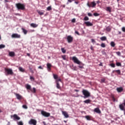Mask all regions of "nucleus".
Returning <instances> with one entry per match:
<instances>
[{
  "instance_id": "9d476101",
  "label": "nucleus",
  "mask_w": 125,
  "mask_h": 125,
  "mask_svg": "<svg viewBox=\"0 0 125 125\" xmlns=\"http://www.w3.org/2000/svg\"><path fill=\"white\" fill-rule=\"evenodd\" d=\"M73 39H74V38L71 35L68 36L67 37V42H68V43H71V42H73Z\"/></svg>"
},
{
  "instance_id": "69168bd1",
  "label": "nucleus",
  "mask_w": 125,
  "mask_h": 125,
  "mask_svg": "<svg viewBox=\"0 0 125 125\" xmlns=\"http://www.w3.org/2000/svg\"><path fill=\"white\" fill-rule=\"evenodd\" d=\"M99 65H100V66H102V63H100V64H99Z\"/></svg>"
},
{
  "instance_id": "dca6fc26",
  "label": "nucleus",
  "mask_w": 125,
  "mask_h": 125,
  "mask_svg": "<svg viewBox=\"0 0 125 125\" xmlns=\"http://www.w3.org/2000/svg\"><path fill=\"white\" fill-rule=\"evenodd\" d=\"M94 112H95L96 113H97L98 114H100V113H101L100 109H99V108L98 107H97L94 109Z\"/></svg>"
},
{
  "instance_id": "a18cd8bd",
  "label": "nucleus",
  "mask_w": 125,
  "mask_h": 125,
  "mask_svg": "<svg viewBox=\"0 0 125 125\" xmlns=\"http://www.w3.org/2000/svg\"><path fill=\"white\" fill-rule=\"evenodd\" d=\"M116 54H117L118 56H121V52H120V51L116 52Z\"/></svg>"
},
{
  "instance_id": "0eeeda50",
  "label": "nucleus",
  "mask_w": 125,
  "mask_h": 125,
  "mask_svg": "<svg viewBox=\"0 0 125 125\" xmlns=\"http://www.w3.org/2000/svg\"><path fill=\"white\" fill-rule=\"evenodd\" d=\"M41 114L42 115V116H43L44 117H46L47 118L49 117V116H50V113L48 112H46L43 110H42L41 111Z\"/></svg>"
},
{
  "instance_id": "a878e982",
  "label": "nucleus",
  "mask_w": 125,
  "mask_h": 125,
  "mask_svg": "<svg viewBox=\"0 0 125 125\" xmlns=\"http://www.w3.org/2000/svg\"><path fill=\"white\" fill-rule=\"evenodd\" d=\"M62 58L63 60H67V56L66 55H62Z\"/></svg>"
},
{
  "instance_id": "f3484780",
  "label": "nucleus",
  "mask_w": 125,
  "mask_h": 125,
  "mask_svg": "<svg viewBox=\"0 0 125 125\" xmlns=\"http://www.w3.org/2000/svg\"><path fill=\"white\" fill-rule=\"evenodd\" d=\"M9 55L11 57H14V56H15V53L14 52H9Z\"/></svg>"
},
{
  "instance_id": "ddd939ff",
  "label": "nucleus",
  "mask_w": 125,
  "mask_h": 125,
  "mask_svg": "<svg viewBox=\"0 0 125 125\" xmlns=\"http://www.w3.org/2000/svg\"><path fill=\"white\" fill-rule=\"evenodd\" d=\"M62 113L65 118H69V114H68V113L67 112L62 111Z\"/></svg>"
},
{
  "instance_id": "c03bdc74",
  "label": "nucleus",
  "mask_w": 125,
  "mask_h": 125,
  "mask_svg": "<svg viewBox=\"0 0 125 125\" xmlns=\"http://www.w3.org/2000/svg\"><path fill=\"white\" fill-rule=\"evenodd\" d=\"M22 108H23V109H28V106H27L26 105L24 104L22 105Z\"/></svg>"
},
{
  "instance_id": "de8ad7c7",
  "label": "nucleus",
  "mask_w": 125,
  "mask_h": 125,
  "mask_svg": "<svg viewBox=\"0 0 125 125\" xmlns=\"http://www.w3.org/2000/svg\"><path fill=\"white\" fill-rule=\"evenodd\" d=\"M105 79L103 78L102 79H101V83H105Z\"/></svg>"
},
{
  "instance_id": "680f3d73",
  "label": "nucleus",
  "mask_w": 125,
  "mask_h": 125,
  "mask_svg": "<svg viewBox=\"0 0 125 125\" xmlns=\"http://www.w3.org/2000/svg\"><path fill=\"white\" fill-rule=\"evenodd\" d=\"M27 56H30V54L27 53Z\"/></svg>"
},
{
  "instance_id": "13d9d810",
  "label": "nucleus",
  "mask_w": 125,
  "mask_h": 125,
  "mask_svg": "<svg viewBox=\"0 0 125 125\" xmlns=\"http://www.w3.org/2000/svg\"><path fill=\"white\" fill-rule=\"evenodd\" d=\"M90 49L91 50H93V47H92V46H91Z\"/></svg>"
},
{
  "instance_id": "2f4dec72",
  "label": "nucleus",
  "mask_w": 125,
  "mask_h": 125,
  "mask_svg": "<svg viewBox=\"0 0 125 125\" xmlns=\"http://www.w3.org/2000/svg\"><path fill=\"white\" fill-rule=\"evenodd\" d=\"M4 47H5V45L4 44L0 45V49H1L2 48H4Z\"/></svg>"
},
{
  "instance_id": "72a5a7b5",
  "label": "nucleus",
  "mask_w": 125,
  "mask_h": 125,
  "mask_svg": "<svg viewBox=\"0 0 125 125\" xmlns=\"http://www.w3.org/2000/svg\"><path fill=\"white\" fill-rule=\"evenodd\" d=\"M83 20H84V21H88V20H89V18H88L87 16H85Z\"/></svg>"
},
{
  "instance_id": "7c9ffc66",
  "label": "nucleus",
  "mask_w": 125,
  "mask_h": 125,
  "mask_svg": "<svg viewBox=\"0 0 125 125\" xmlns=\"http://www.w3.org/2000/svg\"><path fill=\"white\" fill-rule=\"evenodd\" d=\"M106 30L107 32H110L111 31V28H110V26H107L106 28Z\"/></svg>"
},
{
  "instance_id": "2eb2a0df",
  "label": "nucleus",
  "mask_w": 125,
  "mask_h": 125,
  "mask_svg": "<svg viewBox=\"0 0 125 125\" xmlns=\"http://www.w3.org/2000/svg\"><path fill=\"white\" fill-rule=\"evenodd\" d=\"M15 94L17 97V99L18 100H21V99H22V96H21L20 94L17 93H15Z\"/></svg>"
},
{
  "instance_id": "412c9836",
  "label": "nucleus",
  "mask_w": 125,
  "mask_h": 125,
  "mask_svg": "<svg viewBox=\"0 0 125 125\" xmlns=\"http://www.w3.org/2000/svg\"><path fill=\"white\" fill-rule=\"evenodd\" d=\"M30 26L31 27H33V28H37V27H38V25L36 23H31L30 24Z\"/></svg>"
},
{
  "instance_id": "6e6552de",
  "label": "nucleus",
  "mask_w": 125,
  "mask_h": 125,
  "mask_svg": "<svg viewBox=\"0 0 125 125\" xmlns=\"http://www.w3.org/2000/svg\"><path fill=\"white\" fill-rule=\"evenodd\" d=\"M11 37L13 39H20V38H21V35L17 33H14L12 35Z\"/></svg>"
},
{
  "instance_id": "49530a36",
  "label": "nucleus",
  "mask_w": 125,
  "mask_h": 125,
  "mask_svg": "<svg viewBox=\"0 0 125 125\" xmlns=\"http://www.w3.org/2000/svg\"><path fill=\"white\" fill-rule=\"evenodd\" d=\"M94 16H99V14L97 13H94L93 14Z\"/></svg>"
},
{
  "instance_id": "774afa93",
  "label": "nucleus",
  "mask_w": 125,
  "mask_h": 125,
  "mask_svg": "<svg viewBox=\"0 0 125 125\" xmlns=\"http://www.w3.org/2000/svg\"><path fill=\"white\" fill-rule=\"evenodd\" d=\"M114 72H116V70H113V71H112V73H114Z\"/></svg>"
},
{
  "instance_id": "4c0bfd02",
  "label": "nucleus",
  "mask_w": 125,
  "mask_h": 125,
  "mask_svg": "<svg viewBox=\"0 0 125 125\" xmlns=\"http://www.w3.org/2000/svg\"><path fill=\"white\" fill-rule=\"evenodd\" d=\"M56 83H57V88L59 89L61 87H60V84H59V83L56 82Z\"/></svg>"
},
{
  "instance_id": "f8f14e48",
  "label": "nucleus",
  "mask_w": 125,
  "mask_h": 125,
  "mask_svg": "<svg viewBox=\"0 0 125 125\" xmlns=\"http://www.w3.org/2000/svg\"><path fill=\"white\" fill-rule=\"evenodd\" d=\"M84 24H85V25L87 27H90L91 26H93V24L92 23L90 22V21H85L84 22Z\"/></svg>"
},
{
  "instance_id": "423d86ee",
  "label": "nucleus",
  "mask_w": 125,
  "mask_h": 125,
  "mask_svg": "<svg viewBox=\"0 0 125 125\" xmlns=\"http://www.w3.org/2000/svg\"><path fill=\"white\" fill-rule=\"evenodd\" d=\"M28 124L31 125H37V120L32 119L28 122Z\"/></svg>"
},
{
  "instance_id": "cd10ccee",
  "label": "nucleus",
  "mask_w": 125,
  "mask_h": 125,
  "mask_svg": "<svg viewBox=\"0 0 125 125\" xmlns=\"http://www.w3.org/2000/svg\"><path fill=\"white\" fill-rule=\"evenodd\" d=\"M85 119L87 120V121H90L91 119H90V116H85Z\"/></svg>"
},
{
  "instance_id": "8fccbe9b",
  "label": "nucleus",
  "mask_w": 125,
  "mask_h": 125,
  "mask_svg": "<svg viewBox=\"0 0 125 125\" xmlns=\"http://www.w3.org/2000/svg\"><path fill=\"white\" fill-rule=\"evenodd\" d=\"M71 22H72V23H75L76 22V19H73Z\"/></svg>"
},
{
  "instance_id": "ea45409f",
  "label": "nucleus",
  "mask_w": 125,
  "mask_h": 125,
  "mask_svg": "<svg viewBox=\"0 0 125 125\" xmlns=\"http://www.w3.org/2000/svg\"><path fill=\"white\" fill-rule=\"evenodd\" d=\"M52 9V8H51V6H48L47 8V10H48V11H49V10H51Z\"/></svg>"
},
{
  "instance_id": "6e6d98bb",
  "label": "nucleus",
  "mask_w": 125,
  "mask_h": 125,
  "mask_svg": "<svg viewBox=\"0 0 125 125\" xmlns=\"http://www.w3.org/2000/svg\"><path fill=\"white\" fill-rule=\"evenodd\" d=\"M75 34H77V35H78V36H80V33H79V32H78L77 31H75Z\"/></svg>"
},
{
  "instance_id": "4d7b16f0",
  "label": "nucleus",
  "mask_w": 125,
  "mask_h": 125,
  "mask_svg": "<svg viewBox=\"0 0 125 125\" xmlns=\"http://www.w3.org/2000/svg\"><path fill=\"white\" fill-rule=\"evenodd\" d=\"M39 69H42V70L43 69V68H42V66H39Z\"/></svg>"
},
{
  "instance_id": "f257e3e1",
  "label": "nucleus",
  "mask_w": 125,
  "mask_h": 125,
  "mask_svg": "<svg viewBox=\"0 0 125 125\" xmlns=\"http://www.w3.org/2000/svg\"><path fill=\"white\" fill-rule=\"evenodd\" d=\"M82 93L84 96L81 97L84 98V99L87 98V97H89V96H90V93H89V92L86 90L83 89L82 91Z\"/></svg>"
},
{
  "instance_id": "39448f33",
  "label": "nucleus",
  "mask_w": 125,
  "mask_h": 125,
  "mask_svg": "<svg viewBox=\"0 0 125 125\" xmlns=\"http://www.w3.org/2000/svg\"><path fill=\"white\" fill-rule=\"evenodd\" d=\"M72 60L74 63H76V64H78V65H80V64H81V62L76 57H73Z\"/></svg>"
},
{
  "instance_id": "58836bf2",
  "label": "nucleus",
  "mask_w": 125,
  "mask_h": 125,
  "mask_svg": "<svg viewBox=\"0 0 125 125\" xmlns=\"http://www.w3.org/2000/svg\"><path fill=\"white\" fill-rule=\"evenodd\" d=\"M30 79L32 82H34L35 81V78L34 77L30 76Z\"/></svg>"
},
{
  "instance_id": "a211bd4d",
  "label": "nucleus",
  "mask_w": 125,
  "mask_h": 125,
  "mask_svg": "<svg viewBox=\"0 0 125 125\" xmlns=\"http://www.w3.org/2000/svg\"><path fill=\"white\" fill-rule=\"evenodd\" d=\"M37 12L39 14V15H43V14H44V11H40L38 10Z\"/></svg>"
},
{
  "instance_id": "864d4df0",
  "label": "nucleus",
  "mask_w": 125,
  "mask_h": 125,
  "mask_svg": "<svg viewBox=\"0 0 125 125\" xmlns=\"http://www.w3.org/2000/svg\"><path fill=\"white\" fill-rule=\"evenodd\" d=\"M91 42L93 43H94L95 42V40H94V39H91Z\"/></svg>"
},
{
  "instance_id": "3c124183",
  "label": "nucleus",
  "mask_w": 125,
  "mask_h": 125,
  "mask_svg": "<svg viewBox=\"0 0 125 125\" xmlns=\"http://www.w3.org/2000/svg\"><path fill=\"white\" fill-rule=\"evenodd\" d=\"M122 30L123 32H124L125 33V27H123L122 28Z\"/></svg>"
},
{
  "instance_id": "c9c22d12",
  "label": "nucleus",
  "mask_w": 125,
  "mask_h": 125,
  "mask_svg": "<svg viewBox=\"0 0 125 125\" xmlns=\"http://www.w3.org/2000/svg\"><path fill=\"white\" fill-rule=\"evenodd\" d=\"M31 90L32 92H33V93H36V88L33 87V90Z\"/></svg>"
},
{
  "instance_id": "a19ab883",
  "label": "nucleus",
  "mask_w": 125,
  "mask_h": 125,
  "mask_svg": "<svg viewBox=\"0 0 125 125\" xmlns=\"http://www.w3.org/2000/svg\"><path fill=\"white\" fill-rule=\"evenodd\" d=\"M53 77H54V79H55V80H57L58 78V76H57V75H55V74H53Z\"/></svg>"
},
{
  "instance_id": "7ed1b4c3",
  "label": "nucleus",
  "mask_w": 125,
  "mask_h": 125,
  "mask_svg": "<svg viewBox=\"0 0 125 125\" xmlns=\"http://www.w3.org/2000/svg\"><path fill=\"white\" fill-rule=\"evenodd\" d=\"M16 5L19 10L21 9V10H23V9H25V6L23 4L17 3Z\"/></svg>"
},
{
  "instance_id": "1a4fd4ad",
  "label": "nucleus",
  "mask_w": 125,
  "mask_h": 125,
  "mask_svg": "<svg viewBox=\"0 0 125 125\" xmlns=\"http://www.w3.org/2000/svg\"><path fill=\"white\" fill-rule=\"evenodd\" d=\"M87 5L88 7H94V6H96V3L95 1H92L90 4L88 2Z\"/></svg>"
},
{
  "instance_id": "37998d69",
  "label": "nucleus",
  "mask_w": 125,
  "mask_h": 125,
  "mask_svg": "<svg viewBox=\"0 0 125 125\" xmlns=\"http://www.w3.org/2000/svg\"><path fill=\"white\" fill-rule=\"evenodd\" d=\"M101 46L102 47H106V45H105V43H102L101 45Z\"/></svg>"
},
{
  "instance_id": "f704fd0d",
  "label": "nucleus",
  "mask_w": 125,
  "mask_h": 125,
  "mask_svg": "<svg viewBox=\"0 0 125 125\" xmlns=\"http://www.w3.org/2000/svg\"><path fill=\"white\" fill-rule=\"evenodd\" d=\"M115 72H116L118 75H121V70L120 69L115 70Z\"/></svg>"
},
{
  "instance_id": "e433bc0d",
  "label": "nucleus",
  "mask_w": 125,
  "mask_h": 125,
  "mask_svg": "<svg viewBox=\"0 0 125 125\" xmlns=\"http://www.w3.org/2000/svg\"><path fill=\"white\" fill-rule=\"evenodd\" d=\"M18 125H23V122H22V121H20V122H18L17 123Z\"/></svg>"
},
{
  "instance_id": "603ef678",
  "label": "nucleus",
  "mask_w": 125,
  "mask_h": 125,
  "mask_svg": "<svg viewBox=\"0 0 125 125\" xmlns=\"http://www.w3.org/2000/svg\"><path fill=\"white\" fill-rule=\"evenodd\" d=\"M87 15H88V16H89V17L92 16V14H91V13H88Z\"/></svg>"
},
{
  "instance_id": "052dcab7",
  "label": "nucleus",
  "mask_w": 125,
  "mask_h": 125,
  "mask_svg": "<svg viewBox=\"0 0 125 125\" xmlns=\"http://www.w3.org/2000/svg\"><path fill=\"white\" fill-rule=\"evenodd\" d=\"M43 124L44 125H46V124H45V122H43Z\"/></svg>"
},
{
  "instance_id": "0e129e2a",
  "label": "nucleus",
  "mask_w": 125,
  "mask_h": 125,
  "mask_svg": "<svg viewBox=\"0 0 125 125\" xmlns=\"http://www.w3.org/2000/svg\"><path fill=\"white\" fill-rule=\"evenodd\" d=\"M99 2H100L99 1H97V3H99Z\"/></svg>"
},
{
  "instance_id": "20e7f679",
  "label": "nucleus",
  "mask_w": 125,
  "mask_h": 125,
  "mask_svg": "<svg viewBox=\"0 0 125 125\" xmlns=\"http://www.w3.org/2000/svg\"><path fill=\"white\" fill-rule=\"evenodd\" d=\"M125 100H124V103L121 104L119 105V108L121 111H124V115H125Z\"/></svg>"
},
{
  "instance_id": "b1692460",
  "label": "nucleus",
  "mask_w": 125,
  "mask_h": 125,
  "mask_svg": "<svg viewBox=\"0 0 125 125\" xmlns=\"http://www.w3.org/2000/svg\"><path fill=\"white\" fill-rule=\"evenodd\" d=\"M100 40H101L103 41H106V40H107V38L105 36H103L100 38Z\"/></svg>"
},
{
  "instance_id": "473e14b6",
  "label": "nucleus",
  "mask_w": 125,
  "mask_h": 125,
  "mask_svg": "<svg viewBox=\"0 0 125 125\" xmlns=\"http://www.w3.org/2000/svg\"><path fill=\"white\" fill-rule=\"evenodd\" d=\"M19 70L21 71V72H24V71H25V70L23 69V68L20 67L19 68Z\"/></svg>"
},
{
  "instance_id": "c85d7f7f",
  "label": "nucleus",
  "mask_w": 125,
  "mask_h": 125,
  "mask_svg": "<svg viewBox=\"0 0 125 125\" xmlns=\"http://www.w3.org/2000/svg\"><path fill=\"white\" fill-rule=\"evenodd\" d=\"M22 30L23 31V33L24 34V35L27 34V33H28V31H27L25 29L22 28Z\"/></svg>"
},
{
  "instance_id": "338daca9",
  "label": "nucleus",
  "mask_w": 125,
  "mask_h": 125,
  "mask_svg": "<svg viewBox=\"0 0 125 125\" xmlns=\"http://www.w3.org/2000/svg\"><path fill=\"white\" fill-rule=\"evenodd\" d=\"M63 122H64V123H67V121H66L65 120H64Z\"/></svg>"
},
{
  "instance_id": "c756f323",
  "label": "nucleus",
  "mask_w": 125,
  "mask_h": 125,
  "mask_svg": "<svg viewBox=\"0 0 125 125\" xmlns=\"http://www.w3.org/2000/svg\"><path fill=\"white\" fill-rule=\"evenodd\" d=\"M61 50L62 53H66V50L64 48H62Z\"/></svg>"
},
{
  "instance_id": "f03ea898",
  "label": "nucleus",
  "mask_w": 125,
  "mask_h": 125,
  "mask_svg": "<svg viewBox=\"0 0 125 125\" xmlns=\"http://www.w3.org/2000/svg\"><path fill=\"white\" fill-rule=\"evenodd\" d=\"M5 74L6 76L13 75V71L11 68H5Z\"/></svg>"
},
{
  "instance_id": "aec40b11",
  "label": "nucleus",
  "mask_w": 125,
  "mask_h": 125,
  "mask_svg": "<svg viewBox=\"0 0 125 125\" xmlns=\"http://www.w3.org/2000/svg\"><path fill=\"white\" fill-rule=\"evenodd\" d=\"M25 87L27 89H28L29 90H31V85H29V84H25Z\"/></svg>"
},
{
  "instance_id": "9b49d317",
  "label": "nucleus",
  "mask_w": 125,
  "mask_h": 125,
  "mask_svg": "<svg viewBox=\"0 0 125 125\" xmlns=\"http://www.w3.org/2000/svg\"><path fill=\"white\" fill-rule=\"evenodd\" d=\"M46 66L47 71H48V72H50V71L51 70V67H52V65L51 63H47Z\"/></svg>"
},
{
  "instance_id": "4468645a",
  "label": "nucleus",
  "mask_w": 125,
  "mask_h": 125,
  "mask_svg": "<svg viewBox=\"0 0 125 125\" xmlns=\"http://www.w3.org/2000/svg\"><path fill=\"white\" fill-rule=\"evenodd\" d=\"M12 117H13L14 121H15V120H18V121L20 120V117L17 116V114H14L13 116H11V118H12Z\"/></svg>"
},
{
  "instance_id": "5701e85b",
  "label": "nucleus",
  "mask_w": 125,
  "mask_h": 125,
  "mask_svg": "<svg viewBox=\"0 0 125 125\" xmlns=\"http://www.w3.org/2000/svg\"><path fill=\"white\" fill-rule=\"evenodd\" d=\"M110 45L112 46V47H115V45H116V43H115V42H110Z\"/></svg>"
},
{
  "instance_id": "6ab92c4d",
  "label": "nucleus",
  "mask_w": 125,
  "mask_h": 125,
  "mask_svg": "<svg viewBox=\"0 0 125 125\" xmlns=\"http://www.w3.org/2000/svg\"><path fill=\"white\" fill-rule=\"evenodd\" d=\"M116 89H117V91H118V92H122V91H123V90H124V89L122 87L117 88Z\"/></svg>"
},
{
  "instance_id": "4be33fe9",
  "label": "nucleus",
  "mask_w": 125,
  "mask_h": 125,
  "mask_svg": "<svg viewBox=\"0 0 125 125\" xmlns=\"http://www.w3.org/2000/svg\"><path fill=\"white\" fill-rule=\"evenodd\" d=\"M106 10V11H108V12H111L112 11V8L110 7H107Z\"/></svg>"
},
{
  "instance_id": "bf43d9fd",
  "label": "nucleus",
  "mask_w": 125,
  "mask_h": 125,
  "mask_svg": "<svg viewBox=\"0 0 125 125\" xmlns=\"http://www.w3.org/2000/svg\"><path fill=\"white\" fill-rule=\"evenodd\" d=\"M75 3H76V4H79V2L75 1Z\"/></svg>"
},
{
  "instance_id": "393cba45",
  "label": "nucleus",
  "mask_w": 125,
  "mask_h": 125,
  "mask_svg": "<svg viewBox=\"0 0 125 125\" xmlns=\"http://www.w3.org/2000/svg\"><path fill=\"white\" fill-rule=\"evenodd\" d=\"M83 102L84 103H86V104H89V103H90V100H86L85 101H84Z\"/></svg>"
},
{
  "instance_id": "09e8293b",
  "label": "nucleus",
  "mask_w": 125,
  "mask_h": 125,
  "mask_svg": "<svg viewBox=\"0 0 125 125\" xmlns=\"http://www.w3.org/2000/svg\"><path fill=\"white\" fill-rule=\"evenodd\" d=\"M59 82H61V79H58L56 80V83H59Z\"/></svg>"
},
{
  "instance_id": "bb28decb",
  "label": "nucleus",
  "mask_w": 125,
  "mask_h": 125,
  "mask_svg": "<svg viewBox=\"0 0 125 125\" xmlns=\"http://www.w3.org/2000/svg\"><path fill=\"white\" fill-rule=\"evenodd\" d=\"M116 64V66H117L118 67L119 66L122 67V63L121 62H117Z\"/></svg>"
},
{
  "instance_id": "5fc2aeb1",
  "label": "nucleus",
  "mask_w": 125,
  "mask_h": 125,
  "mask_svg": "<svg viewBox=\"0 0 125 125\" xmlns=\"http://www.w3.org/2000/svg\"><path fill=\"white\" fill-rule=\"evenodd\" d=\"M78 67H79V68H80L81 69H83V66H82V65H79Z\"/></svg>"
},
{
  "instance_id": "79ce46f5",
  "label": "nucleus",
  "mask_w": 125,
  "mask_h": 125,
  "mask_svg": "<svg viewBox=\"0 0 125 125\" xmlns=\"http://www.w3.org/2000/svg\"><path fill=\"white\" fill-rule=\"evenodd\" d=\"M110 66H111V67H112V68H115V67H116V65L114 63H111L110 64Z\"/></svg>"
},
{
  "instance_id": "e2e57ef3",
  "label": "nucleus",
  "mask_w": 125,
  "mask_h": 125,
  "mask_svg": "<svg viewBox=\"0 0 125 125\" xmlns=\"http://www.w3.org/2000/svg\"><path fill=\"white\" fill-rule=\"evenodd\" d=\"M5 2H8V0H5Z\"/></svg>"
}]
</instances>
